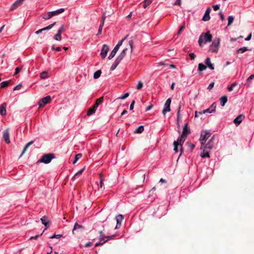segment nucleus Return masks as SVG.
Here are the masks:
<instances>
[{
	"label": "nucleus",
	"mask_w": 254,
	"mask_h": 254,
	"mask_svg": "<svg viewBox=\"0 0 254 254\" xmlns=\"http://www.w3.org/2000/svg\"><path fill=\"white\" fill-rule=\"evenodd\" d=\"M186 137H187V136H183L182 135H181L180 137H179L177 140V141H178L179 145H180L181 146H182L183 145L184 142H185Z\"/></svg>",
	"instance_id": "a878e982"
},
{
	"label": "nucleus",
	"mask_w": 254,
	"mask_h": 254,
	"mask_svg": "<svg viewBox=\"0 0 254 254\" xmlns=\"http://www.w3.org/2000/svg\"><path fill=\"white\" fill-rule=\"evenodd\" d=\"M55 158V156L53 153H49L44 154L41 158L37 161V163H43L48 164L51 162L52 160Z\"/></svg>",
	"instance_id": "f257e3e1"
},
{
	"label": "nucleus",
	"mask_w": 254,
	"mask_h": 254,
	"mask_svg": "<svg viewBox=\"0 0 254 254\" xmlns=\"http://www.w3.org/2000/svg\"><path fill=\"white\" fill-rule=\"evenodd\" d=\"M216 108V104L215 102H214L209 108L204 110L202 111L203 113H211L215 112Z\"/></svg>",
	"instance_id": "1a4fd4ad"
},
{
	"label": "nucleus",
	"mask_w": 254,
	"mask_h": 254,
	"mask_svg": "<svg viewBox=\"0 0 254 254\" xmlns=\"http://www.w3.org/2000/svg\"><path fill=\"white\" fill-rule=\"evenodd\" d=\"M174 5H179V6H181V0H176V2L174 3Z\"/></svg>",
	"instance_id": "338daca9"
},
{
	"label": "nucleus",
	"mask_w": 254,
	"mask_h": 254,
	"mask_svg": "<svg viewBox=\"0 0 254 254\" xmlns=\"http://www.w3.org/2000/svg\"><path fill=\"white\" fill-rule=\"evenodd\" d=\"M109 49V47L108 45H107L106 44H104L103 45L102 50H101V52L100 53V55H101L102 59L105 58V57H106L107 54L108 52Z\"/></svg>",
	"instance_id": "423d86ee"
},
{
	"label": "nucleus",
	"mask_w": 254,
	"mask_h": 254,
	"mask_svg": "<svg viewBox=\"0 0 254 254\" xmlns=\"http://www.w3.org/2000/svg\"><path fill=\"white\" fill-rule=\"evenodd\" d=\"M64 10H65L64 8H61L60 9H58V10H57L55 11H51V14L52 15V17H53L54 16L57 15L58 14H60L63 13V12L64 11Z\"/></svg>",
	"instance_id": "aec40b11"
},
{
	"label": "nucleus",
	"mask_w": 254,
	"mask_h": 254,
	"mask_svg": "<svg viewBox=\"0 0 254 254\" xmlns=\"http://www.w3.org/2000/svg\"><path fill=\"white\" fill-rule=\"evenodd\" d=\"M183 106V103L180 102L179 103V104L178 109V111H177V118H178V119H179V118H180V110L181 109V108Z\"/></svg>",
	"instance_id": "a19ab883"
},
{
	"label": "nucleus",
	"mask_w": 254,
	"mask_h": 254,
	"mask_svg": "<svg viewBox=\"0 0 254 254\" xmlns=\"http://www.w3.org/2000/svg\"><path fill=\"white\" fill-rule=\"evenodd\" d=\"M135 104V101L134 100H133L131 103V104L130 105V107H129V109L130 110H133V107H134V105Z\"/></svg>",
	"instance_id": "69168bd1"
},
{
	"label": "nucleus",
	"mask_w": 254,
	"mask_h": 254,
	"mask_svg": "<svg viewBox=\"0 0 254 254\" xmlns=\"http://www.w3.org/2000/svg\"><path fill=\"white\" fill-rule=\"evenodd\" d=\"M212 7L215 11L218 10L220 8L219 5L218 4L213 5Z\"/></svg>",
	"instance_id": "e2e57ef3"
},
{
	"label": "nucleus",
	"mask_w": 254,
	"mask_h": 254,
	"mask_svg": "<svg viewBox=\"0 0 254 254\" xmlns=\"http://www.w3.org/2000/svg\"><path fill=\"white\" fill-rule=\"evenodd\" d=\"M220 100L221 101V106L224 107L227 102V97L226 96H223L220 98Z\"/></svg>",
	"instance_id": "bb28decb"
},
{
	"label": "nucleus",
	"mask_w": 254,
	"mask_h": 254,
	"mask_svg": "<svg viewBox=\"0 0 254 254\" xmlns=\"http://www.w3.org/2000/svg\"><path fill=\"white\" fill-rule=\"evenodd\" d=\"M82 157V154L81 153H78L75 156V159L76 160L78 161L79 159H80Z\"/></svg>",
	"instance_id": "4d7b16f0"
},
{
	"label": "nucleus",
	"mask_w": 254,
	"mask_h": 254,
	"mask_svg": "<svg viewBox=\"0 0 254 254\" xmlns=\"http://www.w3.org/2000/svg\"><path fill=\"white\" fill-rule=\"evenodd\" d=\"M62 237V235L59 234V235H54L50 237V239H54V238H57V239H60Z\"/></svg>",
	"instance_id": "3c124183"
},
{
	"label": "nucleus",
	"mask_w": 254,
	"mask_h": 254,
	"mask_svg": "<svg viewBox=\"0 0 254 254\" xmlns=\"http://www.w3.org/2000/svg\"><path fill=\"white\" fill-rule=\"evenodd\" d=\"M183 106V103L180 102L179 103V104L178 109V111H177V118H178V119H179V118H180V110L181 109V108Z\"/></svg>",
	"instance_id": "79ce46f5"
},
{
	"label": "nucleus",
	"mask_w": 254,
	"mask_h": 254,
	"mask_svg": "<svg viewBox=\"0 0 254 254\" xmlns=\"http://www.w3.org/2000/svg\"><path fill=\"white\" fill-rule=\"evenodd\" d=\"M105 19H106V16L105 15V14H104V15L102 17V22L101 23V24L99 26L100 27L103 28V27L104 26V22H105Z\"/></svg>",
	"instance_id": "de8ad7c7"
},
{
	"label": "nucleus",
	"mask_w": 254,
	"mask_h": 254,
	"mask_svg": "<svg viewBox=\"0 0 254 254\" xmlns=\"http://www.w3.org/2000/svg\"><path fill=\"white\" fill-rule=\"evenodd\" d=\"M171 103V100L170 98L168 99L164 105V109L162 111V113L164 116L165 115L166 113L167 112H170L171 110L170 109V104Z\"/></svg>",
	"instance_id": "39448f33"
},
{
	"label": "nucleus",
	"mask_w": 254,
	"mask_h": 254,
	"mask_svg": "<svg viewBox=\"0 0 254 254\" xmlns=\"http://www.w3.org/2000/svg\"><path fill=\"white\" fill-rule=\"evenodd\" d=\"M228 26H230L233 22L234 18L232 16H229L228 17Z\"/></svg>",
	"instance_id": "c03bdc74"
},
{
	"label": "nucleus",
	"mask_w": 254,
	"mask_h": 254,
	"mask_svg": "<svg viewBox=\"0 0 254 254\" xmlns=\"http://www.w3.org/2000/svg\"><path fill=\"white\" fill-rule=\"evenodd\" d=\"M248 50V49L247 47H244L243 48H241L238 49L237 51V53L242 54Z\"/></svg>",
	"instance_id": "473e14b6"
},
{
	"label": "nucleus",
	"mask_w": 254,
	"mask_h": 254,
	"mask_svg": "<svg viewBox=\"0 0 254 254\" xmlns=\"http://www.w3.org/2000/svg\"><path fill=\"white\" fill-rule=\"evenodd\" d=\"M56 23V22H55L53 24H51L48 25V26H47V29H48V30L51 29L52 28H53L54 26V25H55Z\"/></svg>",
	"instance_id": "052dcab7"
},
{
	"label": "nucleus",
	"mask_w": 254,
	"mask_h": 254,
	"mask_svg": "<svg viewBox=\"0 0 254 254\" xmlns=\"http://www.w3.org/2000/svg\"><path fill=\"white\" fill-rule=\"evenodd\" d=\"M34 143V141H31L30 142H29L28 143H27L26 144V145L25 146V147H24L23 149V151L22 152V153H21L20 155V157H21L23 154L24 153V152L26 151V150L27 149V148L31 145H32V144H33Z\"/></svg>",
	"instance_id": "393cba45"
},
{
	"label": "nucleus",
	"mask_w": 254,
	"mask_h": 254,
	"mask_svg": "<svg viewBox=\"0 0 254 254\" xmlns=\"http://www.w3.org/2000/svg\"><path fill=\"white\" fill-rule=\"evenodd\" d=\"M84 169H81V170L79 171L78 172H77L74 176V178H75L77 176H78L79 175H80L82 172H83Z\"/></svg>",
	"instance_id": "09e8293b"
},
{
	"label": "nucleus",
	"mask_w": 254,
	"mask_h": 254,
	"mask_svg": "<svg viewBox=\"0 0 254 254\" xmlns=\"http://www.w3.org/2000/svg\"><path fill=\"white\" fill-rule=\"evenodd\" d=\"M173 145L174 146V150L175 151V152L177 153L178 152V146L179 145L178 141H174V143H173Z\"/></svg>",
	"instance_id": "e433bc0d"
},
{
	"label": "nucleus",
	"mask_w": 254,
	"mask_h": 254,
	"mask_svg": "<svg viewBox=\"0 0 254 254\" xmlns=\"http://www.w3.org/2000/svg\"><path fill=\"white\" fill-rule=\"evenodd\" d=\"M123 218L124 217L122 214H119L116 216V220L117 221V225L115 227V229H118L120 227Z\"/></svg>",
	"instance_id": "ddd939ff"
},
{
	"label": "nucleus",
	"mask_w": 254,
	"mask_h": 254,
	"mask_svg": "<svg viewBox=\"0 0 254 254\" xmlns=\"http://www.w3.org/2000/svg\"><path fill=\"white\" fill-rule=\"evenodd\" d=\"M11 80L3 81L0 83V88H5L8 86Z\"/></svg>",
	"instance_id": "c756f323"
},
{
	"label": "nucleus",
	"mask_w": 254,
	"mask_h": 254,
	"mask_svg": "<svg viewBox=\"0 0 254 254\" xmlns=\"http://www.w3.org/2000/svg\"><path fill=\"white\" fill-rule=\"evenodd\" d=\"M211 9L210 7H207L205 12L204 13V15L202 18V20L204 21H209L210 19V16L209 15L210 12H211Z\"/></svg>",
	"instance_id": "f8f14e48"
},
{
	"label": "nucleus",
	"mask_w": 254,
	"mask_h": 254,
	"mask_svg": "<svg viewBox=\"0 0 254 254\" xmlns=\"http://www.w3.org/2000/svg\"><path fill=\"white\" fill-rule=\"evenodd\" d=\"M21 67H16L15 68V72L14 73V75H15L17 74L20 72V71H21Z\"/></svg>",
	"instance_id": "6e6d98bb"
},
{
	"label": "nucleus",
	"mask_w": 254,
	"mask_h": 254,
	"mask_svg": "<svg viewBox=\"0 0 254 254\" xmlns=\"http://www.w3.org/2000/svg\"><path fill=\"white\" fill-rule=\"evenodd\" d=\"M142 87H143V83L141 82V81H139L137 84L136 89L137 90H140L142 88Z\"/></svg>",
	"instance_id": "8fccbe9b"
},
{
	"label": "nucleus",
	"mask_w": 254,
	"mask_h": 254,
	"mask_svg": "<svg viewBox=\"0 0 254 254\" xmlns=\"http://www.w3.org/2000/svg\"><path fill=\"white\" fill-rule=\"evenodd\" d=\"M205 64H206V66H207L211 70H213L214 69V67L213 64L211 63V59L210 58H207L205 61Z\"/></svg>",
	"instance_id": "a211bd4d"
},
{
	"label": "nucleus",
	"mask_w": 254,
	"mask_h": 254,
	"mask_svg": "<svg viewBox=\"0 0 254 254\" xmlns=\"http://www.w3.org/2000/svg\"><path fill=\"white\" fill-rule=\"evenodd\" d=\"M104 97H101L97 99H96L95 103L93 105L94 107L97 109L98 106L103 102Z\"/></svg>",
	"instance_id": "412c9836"
},
{
	"label": "nucleus",
	"mask_w": 254,
	"mask_h": 254,
	"mask_svg": "<svg viewBox=\"0 0 254 254\" xmlns=\"http://www.w3.org/2000/svg\"><path fill=\"white\" fill-rule=\"evenodd\" d=\"M101 73H102V71L101 70H98L97 71H96L94 73V75H93L94 78H95V79L98 78L100 76Z\"/></svg>",
	"instance_id": "c85d7f7f"
},
{
	"label": "nucleus",
	"mask_w": 254,
	"mask_h": 254,
	"mask_svg": "<svg viewBox=\"0 0 254 254\" xmlns=\"http://www.w3.org/2000/svg\"><path fill=\"white\" fill-rule=\"evenodd\" d=\"M202 158L209 157V154L208 152L205 151L204 150L203 151V152L200 155Z\"/></svg>",
	"instance_id": "ea45409f"
},
{
	"label": "nucleus",
	"mask_w": 254,
	"mask_h": 254,
	"mask_svg": "<svg viewBox=\"0 0 254 254\" xmlns=\"http://www.w3.org/2000/svg\"><path fill=\"white\" fill-rule=\"evenodd\" d=\"M210 136V133L209 132H205V134L203 135L202 133L201 134V136L200 138V141L201 142V145L204 144L206 142V140L208 137Z\"/></svg>",
	"instance_id": "6e6552de"
},
{
	"label": "nucleus",
	"mask_w": 254,
	"mask_h": 254,
	"mask_svg": "<svg viewBox=\"0 0 254 254\" xmlns=\"http://www.w3.org/2000/svg\"><path fill=\"white\" fill-rule=\"evenodd\" d=\"M206 68H207V66L203 64L200 63L198 64V69L200 71H202L206 69Z\"/></svg>",
	"instance_id": "cd10ccee"
},
{
	"label": "nucleus",
	"mask_w": 254,
	"mask_h": 254,
	"mask_svg": "<svg viewBox=\"0 0 254 254\" xmlns=\"http://www.w3.org/2000/svg\"><path fill=\"white\" fill-rule=\"evenodd\" d=\"M152 2V0H144L143 1V7L145 8L148 5H149Z\"/></svg>",
	"instance_id": "c9c22d12"
},
{
	"label": "nucleus",
	"mask_w": 254,
	"mask_h": 254,
	"mask_svg": "<svg viewBox=\"0 0 254 254\" xmlns=\"http://www.w3.org/2000/svg\"><path fill=\"white\" fill-rule=\"evenodd\" d=\"M219 16L220 17V18L222 20V21H224V19H225V17H224V14H223V12L222 11H220L219 12Z\"/></svg>",
	"instance_id": "13d9d810"
},
{
	"label": "nucleus",
	"mask_w": 254,
	"mask_h": 254,
	"mask_svg": "<svg viewBox=\"0 0 254 254\" xmlns=\"http://www.w3.org/2000/svg\"><path fill=\"white\" fill-rule=\"evenodd\" d=\"M64 31H65L64 26V25L63 24V25H61L60 28L58 29V32L59 33L62 34Z\"/></svg>",
	"instance_id": "a18cd8bd"
},
{
	"label": "nucleus",
	"mask_w": 254,
	"mask_h": 254,
	"mask_svg": "<svg viewBox=\"0 0 254 254\" xmlns=\"http://www.w3.org/2000/svg\"><path fill=\"white\" fill-rule=\"evenodd\" d=\"M144 130V127L143 126H139L135 131V133H141Z\"/></svg>",
	"instance_id": "7c9ffc66"
},
{
	"label": "nucleus",
	"mask_w": 254,
	"mask_h": 254,
	"mask_svg": "<svg viewBox=\"0 0 254 254\" xmlns=\"http://www.w3.org/2000/svg\"><path fill=\"white\" fill-rule=\"evenodd\" d=\"M51 101V97L50 96H47L42 99H40L38 102V105L40 108L44 107L46 104L49 103Z\"/></svg>",
	"instance_id": "20e7f679"
},
{
	"label": "nucleus",
	"mask_w": 254,
	"mask_h": 254,
	"mask_svg": "<svg viewBox=\"0 0 254 254\" xmlns=\"http://www.w3.org/2000/svg\"><path fill=\"white\" fill-rule=\"evenodd\" d=\"M61 34H62L57 32V33L54 36V39L55 40H57L58 41H61V40H62Z\"/></svg>",
	"instance_id": "f704fd0d"
},
{
	"label": "nucleus",
	"mask_w": 254,
	"mask_h": 254,
	"mask_svg": "<svg viewBox=\"0 0 254 254\" xmlns=\"http://www.w3.org/2000/svg\"><path fill=\"white\" fill-rule=\"evenodd\" d=\"M128 47L129 48V51L130 53H132V49H133V41L132 40H129L128 41ZM129 51V48H126L124 49L122 52L120 54V55L118 56L117 58L118 59H119L120 61H122V60L124 59V58L126 55V54L127 52Z\"/></svg>",
	"instance_id": "f03ea898"
},
{
	"label": "nucleus",
	"mask_w": 254,
	"mask_h": 254,
	"mask_svg": "<svg viewBox=\"0 0 254 254\" xmlns=\"http://www.w3.org/2000/svg\"><path fill=\"white\" fill-rule=\"evenodd\" d=\"M127 37V35L125 38H124L123 39L120 40L117 45H118L119 47H121L123 44V42L124 41V40L125 39H126Z\"/></svg>",
	"instance_id": "603ef678"
},
{
	"label": "nucleus",
	"mask_w": 254,
	"mask_h": 254,
	"mask_svg": "<svg viewBox=\"0 0 254 254\" xmlns=\"http://www.w3.org/2000/svg\"><path fill=\"white\" fill-rule=\"evenodd\" d=\"M40 220L42 224H44L46 228H48L50 226L51 222L47 216H44L42 217Z\"/></svg>",
	"instance_id": "9b49d317"
},
{
	"label": "nucleus",
	"mask_w": 254,
	"mask_h": 254,
	"mask_svg": "<svg viewBox=\"0 0 254 254\" xmlns=\"http://www.w3.org/2000/svg\"><path fill=\"white\" fill-rule=\"evenodd\" d=\"M189 143V147H190V149L191 150H193L195 147V145L191 143Z\"/></svg>",
	"instance_id": "774afa93"
},
{
	"label": "nucleus",
	"mask_w": 254,
	"mask_h": 254,
	"mask_svg": "<svg viewBox=\"0 0 254 254\" xmlns=\"http://www.w3.org/2000/svg\"><path fill=\"white\" fill-rule=\"evenodd\" d=\"M203 40H204V39H203V34H202L199 36V39H198V44H199V45L200 46H202V44L203 43Z\"/></svg>",
	"instance_id": "37998d69"
},
{
	"label": "nucleus",
	"mask_w": 254,
	"mask_h": 254,
	"mask_svg": "<svg viewBox=\"0 0 254 254\" xmlns=\"http://www.w3.org/2000/svg\"><path fill=\"white\" fill-rule=\"evenodd\" d=\"M191 60H194L195 58V55L193 53H191L189 54Z\"/></svg>",
	"instance_id": "680f3d73"
},
{
	"label": "nucleus",
	"mask_w": 254,
	"mask_h": 254,
	"mask_svg": "<svg viewBox=\"0 0 254 254\" xmlns=\"http://www.w3.org/2000/svg\"><path fill=\"white\" fill-rule=\"evenodd\" d=\"M116 53H117V52L115 51V50H113L112 51V52H111V53L110 54V55L108 57V59L109 60H111L112 59H113L114 57V56L116 55Z\"/></svg>",
	"instance_id": "58836bf2"
},
{
	"label": "nucleus",
	"mask_w": 254,
	"mask_h": 254,
	"mask_svg": "<svg viewBox=\"0 0 254 254\" xmlns=\"http://www.w3.org/2000/svg\"><path fill=\"white\" fill-rule=\"evenodd\" d=\"M7 104L6 103H2L0 106V114L1 116H4L6 115Z\"/></svg>",
	"instance_id": "f3484780"
},
{
	"label": "nucleus",
	"mask_w": 254,
	"mask_h": 254,
	"mask_svg": "<svg viewBox=\"0 0 254 254\" xmlns=\"http://www.w3.org/2000/svg\"><path fill=\"white\" fill-rule=\"evenodd\" d=\"M214 140V137L213 136L210 139L209 141L206 144V145H205L206 149H211L213 148V145H214V142H213Z\"/></svg>",
	"instance_id": "6ab92c4d"
},
{
	"label": "nucleus",
	"mask_w": 254,
	"mask_h": 254,
	"mask_svg": "<svg viewBox=\"0 0 254 254\" xmlns=\"http://www.w3.org/2000/svg\"><path fill=\"white\" fill-rule=\"evenodd\" d=\"M214 82H212L210 83V84L208 85L207 87V89L209 90H211L214 87Z\"/></svg>",
	"instance_id": "864d4df0"
},
{
	"label": "nucleus",
	"mask_w": 254,
	"mask_h": 254,
	"mask_svg": "<svg viewBox=\"0 0 254 254\" xmlns=\"http://www.w3.org/2000/svg\"><path fill=\"white\" fill-rule=\"evenodd\" d=\"M96 110V109L93 106L92 107H90L88 109L87 112V115L88 116H91V115L95 113V111Z\"/></svg>",
	"instance_id": "b1692460"
},
{
	"label": "nucleus",
	"mask_w": 254,
	"mask_h": 254,
	"mask_svg": "<svg viewBox=\"0 0 254 254\" xmlns=\"http://www.w3.org/2000/svg\"><path fill=\"white\" fill-rule=\"evenodd\" d=\"M40 77L42 79H45L48 77V72L47 71H43L40 74Z\"/></svg>",
	"instance_id": "72a5a7b5"
},
{
	"label": "nucleus",
	"mask_w": 254,
	"mask_h": 254,
	"mask_svg": "<svg viewBox=\"0 0 254 254\" xmlns=\"http://www.w3.org/2000/svg\"><path fill=\"white\" fill-rule=\"evenodd\" d=\"M52 17V16L51 14V12H49L45 14L43 16V18L45 19V20L49 19H50Z\"/></svg>",
	"instance_id": "2f4dec72"
},
{
	"label": "nucleus",
	"mask_w": 254,
	"mask_h": 254,
	"mask_svg": "<svg viewBox=\"0 0 254 254\" xmlns=\"http://www.w3.org/2000/svg\"><path fill=\"white\" fill-rule=\"evenodd\" d=\"M23 1L22 0H17L15 1L10 8V10L12 11L21 5Z\"/></svg>",
	"instance_id": "2eb2a0df"
},
{
	"label": "nucleus",
	"mask_w": 254,
	"mask_h": 254,
	"mask_svg": "<svg viewBox=\"0 0 254 254\" xmlns=\"http://www.w3.org/2000/svg\"><path fill=\"white\" fill-rule=\"evenodd\" d=\"M185 28V24H184L182 26H181L179 30V31L178 32V34L179 35L182 32V31L184 30Z\"/></svg>",
	"instance_id": "bf43d9fd"
},
{
	"label": "nucleus",
	"mask_w": 254,
	"mask_h": 254,
	"mask_svg": "<svg viewBox=\"0 0 254 254\" xmlns=\"http://www.w3.org/2000/svg\"><path fill=\"white\" fill-rule=\"evenodd\" d=\"M121 62V61H120L119 59H118L117 58L116 59L115 61L114 62V63L112 65V66L110 68V69L111 70H114L117 67V66L119 65V64H120V63Z\"/></svg>",
	"instance_id": "4be33fe9"
},
{
	"label": "nucleus",
	"mask_w": 254,
	"mask_h": 254,
	"mask_svg": "<svg viewBox=\"0 0 254 254\" xmlns=\"http://www.w3.org/2000/svg\"><path fill=\"white\" fill-rule=\"evenodd\" d=\"M2 135H3V138L4 140V141L7 143L9 144L10 142V139H9V132L8 128L4 129L2 132Z\"/></svg>",
	"instance_id": "0eeeda50"
},
{
	"label": "nucleus",
	"mask_w": 254,
	"mask_h": 254,
	"mask_svg": "<svg viewBox=\"0 0 254 254\" xmlns=\"http://www.w3.org/2000/svg\"><path fill=\"white\" fill-rule=\"evenodd\" d=\"M237 85L236 83H233L230 87H228V90L229 91H231L233 90V88Z\"/></svg>",
	"instance_id": "49530a36"
},
{
	"label": "nucleus",
	"mask_w": 254,
	"mask_h": 254,
	"mask_svg": "<svg viewBox=\"0 0 254 254\" xmlns=\"http://www.w3.org/2000/svg\"><path fill=\"white\" fill-rule=\"evenodd\" d=\"M188 124L186 123L183 127V132L182 134L183 136H187L190 133V130L188 128Z\"/></svg>",
	"instance_id": "dca6fc26"
},
{
	"label": "nucleus",
	"mask_w": 254,
	"mask_h": 254,
	"mask_svg": "<svg viewBox=\"0 0 254 254\" xmlns=\"http://www.w3.org/2000/svg\"><path fill=\"white\" fill-rule=\"evenodd\" d=\"M99 234V240L100 242L103 241V243L106 242L107 240H106V236H104L103 232L102 231H100Z\"/></svg>",
	"instance_id": "5701e85b"
},
{
	"label": "nucleus",
	"mask_w": 254,
	"mask_h": 254,
	"mask_svg": "<svg viewBox=\"0 0 254 254\" xmlns=\"http://www.w3.org/2000/svg\"><path fill=\"white\" fill-rule=\"evenodd\" d=\"M128 96H129V93H127L124 96L120 97L119 99H125L126 98H127Z\"/></svg>",
	"instance_id": "0e129e2a"
},
{
	"label": "nucleus",
	"mask_w": 254,
	"mask_h": 254,
	"mask_svg": "<svg viewBox=\"0 0 254 254\" xmlns=\"http://www.w3.org/2000/svg\"><path fill=\"white\" fill-rule=\"evenodd\" d=\"M22 84L20 83L18 85H17V86H15L14 88H13V90L15 91V90H20L22 87Z\"/></svg>",
	"instance_id": "5fc2aeb1"
},
{
	"label": "nucleus",
	"mask_w": 254,
	"mask_h": 254,
	"mask_svg": "<svg viewBox=\"0 0 254 254\" xmlns=\"http://www.w3.org/2000/svg\"><path fill=\"white\" fill-rule=\"evenodd\" d=\"M245 117L244 115L241 114L234 119L233 122L237 126L242 123Z\"/></svg>",
	"instance_id": "9d476101"
},
{
	"label": "nucleus",
	"mask_w": 254,
	"mask_h": 254,
	"mask_svg": "<svg viewBox=\"0 0 254 254\" xmlns=\"http://www.w3.org/2000/svg\"><path fill=\"white\" fill-rule=\"evenodd\" d=\"M203 34V39L205 40V43L210 42L212 41V36L210 34L209 31Z\"/></svg>",
	"instance_id": "4468645a"
},
{
	"label": "nucleus",
	"mask_w": 254,
	"mask_h": 254,
	"mask_svg": "<svg viewBox=\"0 0 254 254\" xmlns=\"http://www.w3.org/2000/svg\"><path fill=\"white\" fill-rule=\"evenodd\" d=\"M220 39L217 38L214 39L212 44L210 46L209 51L212 52L217 53L220 45Z\"/></svg>",
	"instance_id": "7ed1b4c3"
},
{
	"label": "nucleus",
	"mask_w": 254,
	"mask_h": 254,
	"mask_svg": "<svg viewBox=\"0 0 254 254\" xmlns=\"http://www.w3.org/2000/svg\"><path fill=\"white\" fill-rule=\"evenodd\" d=\"M83 228V227L82 225H79L77 223H76L75 224H74V227H73V229L72 230V232L73 233H74V232L75 230L77 229H82Z\"/></svg>",
	"instance_id": "4c0bfd02"
}]
</instances>
